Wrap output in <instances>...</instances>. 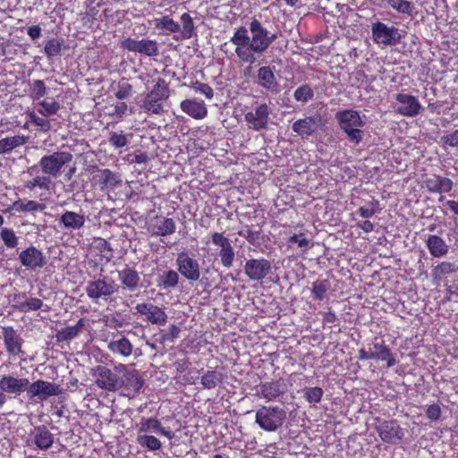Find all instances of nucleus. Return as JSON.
Wrapping results in <instances>:
<instances>
[{
  "mask_svg": "<svg viewBox=\"0 0 458 458\" xmlns=\"http://www.w3.org/2000/svg\"><path fill=\"white\" fill-rule=\"evenodd\" d=\"M92 376L95 378V384L102 390L115 392L120 389L121 382L118 380L119 373L110 369L106 366L98 365L93 369Z\"/></svg>",
  "mask_w": 458,
  "mask_h": 458,
  "instance_id": "obj_7",
  "label": "nucleus"
},
{
  "mask_svg": "<svg viewBox=\"0 0 458 458\" xmlns=\"http://www.w3.org/2000/svg\"><path fill=\"white\" fill-rule=\"evenodd\" d=\"M84 326L85 321L83 318H81L78 320L76 325L68 326L61 329L57 334V337L60 341H70L78 336V335L81 332Z\"/></svg>",
  "mask_w": 458,
  "mask_h": 458,
  "instance_id": "obj_37",
  "label": "nucleus"
},
{
  "mask_svg": "<svg viewBox=\"0 0 458 458\" xmlns=\"http://www.w3.org/2000/svg\"><path fill=\"white\" fill-rule=\"evenodd\" d=\"M180 107L182 112L196 120H201L208 114V109L204 101L196 98L182 100Z\"/></svg>",
  "mask_w": 458,
  "mask_h": 458,
  "instance_id": "obj_26",
  "label": "nucleus"
},
{
  "mask_svg": "<svg viewBox=\"0 0 458 458\" xmlns=\"http://www.w3.org/2000/svg\"><path fill=\"white\" fill-rule=\"evenodd\" d=\"M108 350L114 353L119 354L123 357H129L131 355L133 351V345L124 336H121L117 339H112L107 344Z\"/></svg>",
  "mask_w": 458,
  "mask_h": 458,
  "instance_id": "obj_32",
  "label": "nucleus"
},
{
  "mask_svg": "<svg viewBox=\"0 0 458 458\" xmlns=\"http://www.w3.org/2000/svg\"><path fill=\"white\" fill-rule=\"evenodd\" d=\"M62 44L57 38H51L45 46V54L47 56H55L61 51Z\"/></svg>",
  "mask_w": 458,
  "mask_h": 458,
  "instance_id": "obj_56",
  "label": "nucleus"
},
{
  "mask_svg": "<svg viewBox=\"0 0 458 458\" xmlns=\"http://www.w3.org/2000/svg\"><path fill=\"white\" fill-rule=\"evenodd\" d=\"M0 236L8 249H13L18 245L19 238L13 229L7 227L3 228Z\"/></svg>",
  "mask_w": 458,
  "mask_h": 458,
  "instance_id": "obj_48",
  "label": "nucleus"
},
{
  "mask_svg": "<svg viewBox=\"0 0 458 458\" xmlns=\"http://www.w3.org/2000/svg\"><path fill=\"white\" fill-rule=\"evenodd\" d=\"M426 245L429 253L434 258H442L448 253L449 247L447 243L437 235H429L427 239Z\"/></svg>",
  "mask_w": 458,
  "mask_h": 458,
  "instance_id": "obj_31",
  "label": "nucleus"
},
{
  "mask_svg": "<svg viewBox=\"0 0 458 458\" xmlns=\"http://www.w3.org/2000/svg\"><path fill=\"white\" fill-rule=\"evenodd\" d=\"M220 381V375L217 372L211 370L205 373L201 377V385L207 389L215 388Z\"/></svg>",
  "mask_w": 458,
  "mask_h": 458,
  "instance_id": "obj_49",
  "label": "nucleus"
},
{
  "mask_svg": "<svg viewBox=\"0 0 458 458\" xmlns=\"http://www.w3.org/2000/svg\"><path fill=\"white\" fill-rule=\"evenodd\" d=\"M259 394L267 401H274L282 394V391L277 382H269L259 386Z\"/></svg>",
  "mask_w": 458,
  "mask_h": 458,
  "instance_id": "obj_41",
  "label": "nucleus"
},
{
  "mask_svg": "<svg viewBox=\"0 0 458 458\" xmlns=\"http://www.w3.org/2000/svg\"><path fill=\"white\" fill-rule=\"evenodd\" d=\"M395 99L400 104L397 112L403 116H416L421 109V105L414 96L400 93Z\"/></svg>",
  "mask_w": 458,
  "mask_h": 458,
  "instance_id": "obj_23",
  "label": "nucleus"
},
{
  "mask_svg": "<svg viewBox=\"0 0 458 458\" xmlns=\"http://www.w3.org/2000/svg\"><path fill=\"white\" fill-rule=\"evenodd\" d=\"M130 137H131V135H130ZM108 140L110 144L116 148L125 147L130 141L129 135H125L122 131L111 132Z\"/></svg>",
  "mask_w": 458,
  "mask_h": 458,
  "instance_id": "obj_52",
  "label": "nucleus"
},
{
  "mask_svg": "<svg viewBox=\"0 0 458 458\" xmlns=\"http://www.w3.org/2000/svg\"><path fill=\"white\" fill-rule=\"evenodd\" d=\"M118 288L114 279L104 276L89 281L87 284L85 292L91 301L98 302L100 299L106 301L110 296L117 293Z\"/></svg>",
  "mask_w": 458,
  "mask_h": 458,
  "instance_id": "obj_5",
  "label": "nucleus"
},
{
  "mask_svg": "<svg viewBox=\"0 0 458 458\" xmlns=\"http://www.w3.org/2000/svg\"><path fill=\"white\" fill-rule=\"evenodd\" d=\"M21 264L28 269L36 271L47 264L43 252L34 246H30L19 253Z\"/></svg>",
  "mask_w": 458,
  "mask_h": 458,
  "instance_id": "obj_12",
  "label": "nucleus"
},
{
  "mask_svg": "<svg viewBox=\"0 0 458 458\" xmlns=\"http://www.w3.org/2000/svg\"><path fill=\"white\" fill-rule=\"evenodd\" d=\"M47 88L43 81L35 80L31 84V98L34 102H37L46 95Z\"/></svg>",
  "mask_w": 458,
  "mask_h": 458,
  "instance_id": "obj_51",
  "label": "nucleus"
},
{
  "mask_svg": "<svg viewBox=\"0 0 458 458\" xmlns=\"http://www.w3.org/2000/svg\"><path fill=\"white\" fill-rule=\"evenodd\" d=\"M51 180L47 176H36L31 180L24 182V187L30 191H33L36 188L48 191L50 189Z\"/></svg>",
  "mask_w": 458,
  "mask_h": 458,
  "instance_id": "obj_46",
  "label": "nucleus"
},
{
  "mask_svg": "<svg viewBox=\"0 0 458 458\" xmlns=\"http://www.w3.org/2000/svg\"><path fill=\"white\" fill-rule=\"evenodd\" d=\"M28 140L24 135L5 137L0 140V155L10 154L14 148L23 146Z\"/></svg>",
  "mask_w": 458,
  "mask_h": 458,
  "instance_id": "obj_33",
  "label": "nucleus"
},
{
  "mask_svg": "<svg viewBox=\"0 0 458 458\" xmlns=\"http://www.w3.org/2000/svg\"><path fill=\"white\" fill-rule=\"evenodd\" d=\"M181 21L182 22V38L185 39L191 38L195 30L192 18L189 13H184L181 16Z\"/></svg>",
  "mask_w": 458,
  "mask_h": 458,
  "instance_id": "obj_47",
  "label": "nucleus"
},
{
  "mask_svg": "<svg viewBox=\"0 0 458 458\" xmlns=\"http://www.w3.org/2000/svg\"><path fill=\"white\" fill-rule=\"evenodd\" d=\"M26 391L29 398L37 397L41 401L47 400L50 396L59 395L62 393L58 385L42 379L29 384Z\"/></svg>",
  "mask_w": 458,
  "mask_h": 458,
  "instance_id": "obj_9",
  "label": "nucleus"
},
{
  "mask_svg": "<svg viewBox=\"0 0 458 458\" xmlns=\"http://www.w3.org/2000/svg\"><path fill=\"white\" fill-rule=\"evenodd\" d=\"M170 95L165 81L158 78L152 90L146 96L142 107L145 111L158 114L163 111V104Z\"/></svg>",
  "mask_w": 458,
  "mask_h": 458,
  "instance_id": "obj_4",
  "label": "nucleus"
},
{
  "mask_svg": "<svg viewBox=\"0 0 458 458\" xmlns=\"http://www.w3.org/2000/svg\"><path fill=\"white\" fill-rule=\"evenodd\" d=\"M257 83L270 92L279 91V85L269 66H262L258 70Z\"/></svg>",
  "mask_w": 458,
  "mask_h": 458,
  "instance_id": "obj_27",
  "label": "nucleus"
},
{
  "mask_svg": "<svg viewBox=\"0 0 458 458\" xmlns=\"http://www.w3.org/2000/svg\"><path fill=\"white\" fill-rule=\"evenodd\" d=\"M268 115V106L266 104H261L256 106L253 111L245 114L244 119L250 129L259 131L267 127Z\"/></svg>",
  "mask_w": 458,
  "mask_h": 458,
  "instance_id": "obj_20",
  "label": "nucleus"
},
{
  "mask_svg": "<svg viewBox=\"0 0 458 458\" xmlns=\"http://www.w3.org/2000/svg\"><path fill=\"white\" fill-rule=\"evenodd\" d=\"M122 47L131 52L143 54L147 56H155L158 54L157 43L151 39H132L126 38L122 42Z\"/></svg>",
  "mask_w": 458,
  "mask_h": 458,
  "instance_id": "obj_14",
  "label": "nucleus"
},
{
  "mask_svg": "<svg viewBox=\"0 0 458 458\" xmlns=\"http://www.w3.org/2000/svg\"><path fill=\"white\" fill-rule=\"evenodd\" d=\"M115 371L119 373L120 388L124 387L137 392L142 386V379L137 370L130 369L126 365L120 363L115 366Z\"/></svg>",
  "mask_w": 458,
  "mask_h": 458,
  "instance_id": "obj_13",
  "label": "nucleus"
},
{
  "mask_svg": "<svg viewBox=\"0 0 458 458\" xmlns=\"http://www.w3.org/2000/svg\"><path fill=\"white\" fill-rule=\"evenodd\" d=\"M15 306L21 312H30L41 309L43 301L38 298H27L24 301H17Z\"/></svg>",
  "mask_w": 458,
  "mask_h": 458,
  "instance_id": "obj_44",
  "label": "nucleus"
},
{
  "mask_svg": "<svg viewBox=\"0 0 458 458\" xmlns=\"http://www.w3.org/2000/svg\"><path fill=\"white\" fill-rule=\"evenodd\" d=\"M138 434L162 435L169 440L173 439L174 433L164 428L161 422L154 418H141L137 425Z\"/></svg>",
  "mask_w": 458,
  "mask_h": 458,
  "instance_id": "obj_21",
  "label": "nucleus"
},
{
  "mask_svg": "<svg viewBox=\"0 0 458 458\" xmlns=\"http://www.w3.org/2000/svg\"><path fill=\"white\" fill-rule=\"evenodd\" d=\"M249 31L250 35L244 26L236 28L230 41L235 47L237 57L242 63L251 64L256 62L255 55L266 52L278 36L276 32L269 31L255 18L250 22Z\"/></svg>",
  "mask_w": 458,
  "mask_h": 458,
  "instance_id": "obj_1",
  "label": "nucleus"
},
{
  "mask_svg": "<svg viewBox=\"0 0 458 458\" xmlns=\"http://www.w3.org/2000/svg\"><path fill=\"white\" fill-rule=\"evenodd\" d=\"M32 443L41 451L49 449L54 444V434L46 426L35 427L30 434Z\"/></svg>",
  "mask_w": 458,
  "mask_h": 458,
  "instance_id": "obj_25",
  "label": "nucleus"
},
{
  "mask_svg": "<svg viewBox=\"0 0 458 458\" xmlns=\"http://www.w3.org/2000/svg\"><path fill=\"white\" fill-rule=\"evenodd\" d=\"M381 440L387 444L394 445L398 443L404 436L403 429L397 421H383L377 427Z\"/></svg>",
  "mask_w": 458,
  "mask_h": 458,
  "instance_id": "obj_15",
  "label": "nucleus"
},
{
  "mask_svg": "<svg viewBox=\"0 0 458 458\" xmlns=\"http://www.w3.org/2000/svg\"><path fill=\"white\" fill-rule=\"evenodd\" d=\"M36 103L37 112L44 117H50L60 110V104L52 98L40 99Z\"/></svg>",
  "mask_w": 458,
  "mask_h": 458,
  "instance_id": "obj_35",
  "label": "nucleus"
},
{
  "mask_svg": "<svg viewBox=\"0 0 458 458\" xmlns=\"http://www.w3.org/2000/svg\"><path fill=\"white\" fill-rule=\"evenodd\" d=\"M323 395V390L320 387H309L305 389L304 396L309 403L320 402Z\"/></svg>",
  "mask_w": 458,
  "mask_h": 458,
  "instance_id": "obj_55",
  "label": "nucleus"
},
{
  "mask_svg": "<svg viewBox=\"0 0 458 458\" xmlns=\"http://www.w3.org/2000/svg\"><path fill=\"white\" fill-rule=\"evenodd\" d=\"M118 278L123 289L130 292L137 290L140 281L138 272L128 267L118 272Z\"/></svg>",
  "mask_w": 458,
  "mask_h": 458,
  "instance_id": "obj_30",
  "label": "nucleus"
},
{
  "mask_svg": "<svg viewBox=\"0 0 458 458\" xmlns=\"http://www.w3.org/2000/svg\"><path fill=\"white\" fill-rule=\"evenodd\" d=\"M132 87L131 85L124 79L121 80L117 86V91L115 92V97L118 99L127 98L131 95Z\"/></svg>",
  "mask_w": 458,
  "mask_h": 458,
  "instance_id": "obj_53",
  "label": "nucleus"
},
{
  "mask_svg": "<svg viewBox=\"0 0 458 458\" xmlns=\"http://www.w3.org/2000/svg\"><path fill=\"white\" fill-rule=\"evenodd\" d=\"M155 27L157 29L165 30L169 33H175L180 30V25L169 16L155 19Z\"/></svg>",
  "mask_w": 458,
  "mask_h": 458,
  "instance_id": "obj_45",
  "label": "nucleus"
},
{
  "mask_svg": "<svg viewBox=\"0 0 458 458\" xmlns=\"http://www.w3.org/2000/svg\"><path fill=\"white\" fill-rule=\"evenodd\" d=\"M127 105L126 103L124 102H120V103H117L114 106V110L112 113H110V115L114 116H117L118 118H121L124 114L125 112L127 111Z\"/></svg>",
  "mask_w": 458,
  "mask_h": 458,
  "instance_id": "obj_63",
  "label": "nucleus"
},
{
  "mask_svg": "<svg viewBox=\"0 0 458 458\" xmlns=\"http://www.w3.org/2000/svg\"><path fill=\"white\" fill-rule=\"evenodd\" d=\"M340 129L346 134L348 140L358 145L361 142L364 133L361 130L365 125V121L360 113L353 109L339 111L335 114Z\"/></svg>",
  "mask_w": 458,
  "mask_h": 458,
  "instance_id": "obj_2",
  "label": "nucleus"
},
{
  "mask_svg": "<svg viewBox=\"0 0 458 458\" xmlns=\"http://www.w3.org/2000/svg\"><path fill=\"white\" fill-rule=\"evenodd\" d=\"M443 143L449 145L450 147H458V130L453 133L443 136L441 138Z\"/></svg>",
  "mask_w": 458,
  "mask_h": 458,
  "instance_id": "obj_61",
  "label": "nucleus"
},
{
  "mask_svg": "<svg viewBox=\"0 0 458 458\" xmlns=\"http://www.w3.org/2000/svg\"><path fill=\"white\" fill-rule=\"evenodd\" d=\"M178 274L174 270H169L165 272L162 276V285L163 288H173L175 287L178 284Z\"/></svg>",
  "mask_w": 458,
  "mask_h": 458,
  "instance_id": "obj_54",
  "label": "nucleus"
},
{
  "mask_svg": "<svg viewBox=\"0 0 458 458\" xmlns=\"http://www.w3.org/2000/svg\"><path fill=\"white\" fill-rule=\"evenodd\" d=\"M137 443L148 451L155 452L162 447L161 441L155 435L137 434Z\"/></svg>",
  "mask_w": 458,
  "mask_h": 458,
  "instance_id": "obj_38",
  "label": "nucleus"
},
{
  "mask_svg": "<svg viewBox=\"0 0 458 458\" xmlns=\"http://www.w3.org/2000/svg\"><path fill=\"white\" fill-rule=\"evenodd\" d=\"M371 33L373 41L376 44L384 47L394 46L400 39V35L396 27L387 26L386 23L381 21L372 23Z\"/></svg>",
  "mask_w": 458,
  "mask_h": 458,
  "instance_id": "obj_8",
  "label": "nucleus"
},
{
  "mask_svg": "<svg viewBox=\"0 0 458 458\" xmlns=\"http://www.w3.org/2000/svg\"><path fill=\"white\" fill-rule=\"evenodd\" d=\"M313 96V89L307 84L296 89L293 94L294 99L298 102H308Z\"/></svg>",
  "mask_w": 458,
  "mask_h": 458,
  "instance_id": "obj_50",
  "label": "nucleus"
},
{
  "mask_svg": "<svg viewBox=\"0 0 458 458\" xmlns=\"http://www.w3.org/2000/svg\"><path fill=\"white\" fill-rule=\"evenodd\" d=\"M34 125L38 127L41 131L47 132L49 131L52 128L51 120L47 119L46 117L39 116L36 119Z\"/></svg>",
  "mask_w": 458,
  "mask_h": 458,
  "instance_id": "obj_60",
  "label": "nucleus"
},
{
  "mask_svg": "<svg viewBox=\"0 0 458 458\" xmlns=\"http://www.w3.org/2000/svg\"><path fill=\"white\" fill-rule=\"evenodd\" d=\"M286 420V411L279 406H262L256 411L255 422L267 432L280 428Z\"/></svg>",
  "mask_w": 458,
  "mask_h": 458,
  "instance_id": "obj_3",
  "label": "nucleus"
},
{
  "mask_svg": "<svg viewBox=\"0 0 458 458\" xmlns=\"http://www.w3.org/2000/svg\"><path fill=\"white\" fill-rule=\"evenodd\" d=\"M178 271L186 279L191 281H197L200 276L199 262L189 257L187 253L181 252L176 259Z\"/></svg>",
  "mask_w": 458,
  "mask_h": 458,
  "instance_id": "obj_16",
  "label": "nucleus"
},
{
  "mask_svg": "<svg viewBox=\"0 0 458 458\" xmlns=\"http://www.w3.org/2000/svg\"><path fill=\"white\" fill-rule=\"evenodd\" d=\"M371 352L373 354V360H385L387 362V367H393L395 364L390 350L382 343L375 342L372 344Z\"/></svg>",
  "mask_w": 458,
  "mask_h": 458,
  "instance_id": "obj_34",
  "label": "nucleus"
},
{
  "mask_svg": "<svg viewBox=\"0 0 458 458\" xmlns=\"http://www.w3.org/2000/svg\"><path fill=\"white\" fill-rule=\"evenodd\" d=\"M58 225L63 230L72 233L82 229L86 223L85 215L82 212L64 210L57 219Z\"/></svg>",
  "mask_w": 458,
  "mask_h": 458,
  "instance_id": "obj_17",
  "label": "nucleus"
},
{
  "mask_svg": "<svg viewBox=\"0 0 458 458\" xmlns=\"http://www.w3.org/2000/svg\"><path fill=\"white\" fill-rule=\"evenodd\" d=\"M46 208L45 204L34 200L18 199L13 203L11 209L15 212H36L43 211Z\"/></svg>",
  "mask_w": 458,
  "mask_h": 458,
  "instance_id": "obj_36",
  "label": "nucleus"
},
{
  "mask_svg": "<svg viewBox=\"0 0 458 458\" xmlns=\"http://www.w3.org/2000/svg\"><path fill=\"white\" fill-rule=\"evenodd\" d=\"M146 228L152 236H167L175 232L176 224L173 218L156 215L147 221Z\"/></svg>",
  "mask_w": 458,
  "mask_h": 458,
  "instance_id": "obj_10",
  "label": "nucleus"
},
{
  "mask_svg": "<svg viewBox=\"0 0 458 458\" xmlns=\"http://www.w3.org/2000/svg\"><path fill=\"white\" fill-rule=\"evenodd\" d=\"M318 125V119L317 117L307 116L294 122L293 131L301 137L310 136L317 131Z\"/></svg>",
  "mask_w": 458,
  "mask_h": 458,
  "instance_id": "obj_29",
  "label": "nucleus"
},
{
  "mask_svg": "<svg viewBox=\"0 0 458 458\" xmlns=\"http://www.w3.org/2000/svg\"><path fill=\"white\" fill-rule=\"evenodd\" d=\"M426 414L428 419L436 420L440 417V407L437 404H432L427 409Z\"/></svg>",
  "mask_w": 458,
  "mask_h": 458,
  "instance_id": "obj_62",
  "label": "nucleus"
},
{
  "mask_svg": "<svg viewBox=\"0 0 458 458\" xmlns=\"http://www.w3.org/2000/svg\"><path fill=\"white\" fill-rule=\"evenodd\" d=\"M424 185L431 192L446 193L453 188V181L447 177L433 174L424 181Z\"/></svg>",
  "mask_w": 458,
  "mask_h": 458,
  "instance_id": "obj_28",
  "label": "nucleus"
},
{
  "mask_svg": "<svg viewBox=\"0 0 458 458\" xmlns=\"http://www.w3.org/2000/svg\"><path fill=\"white\" fill-rule=\"evenodd\" d=\"M191 88L195 92L204 95L208 99H211L214 96L213 89L208 84L196 81Z\"/></svg>",
  "mask_w": 458,
  "mask_h": 458,
  "instance_id": "obj_57",
  "label": "nucleus"
},
{
  "mask_svg": "<svg viewBox=\"0 0 458 458\" xmlns=\"http://www.w3.org/2000/svg\"><path fill=\"white\" fill-rule=\"evenodd\" d=\"M456 270V266L451 262H442L437 266L433 272L436 276H442Z\"/></svg>",
  "mask_w": 458,
  "mask_h": 458,
  "instance_id": "obj_58",
  "label": "nucleus"
},
{
  "mask_svg": "<svg viewBox=\"0 0 458 458\" xmlns=\"http://www.w3.org/2000/svg\"><path fill=\"white\" fill-rule=\"evenodd\" d=\"M29 384V379L25 377L4 375L0 378V388L4 394H21L26 391Z\"/></svg>",
  "mask_w": 458,
  "mask_h": 458,
  "instance_id": "obj_24",
  "label": "nucleus"
},
{
  "mask_svg": "<svg viewBox=\"0 0 458 458\" xmlns=\"http://www.w3.org/2000/svg\"><path fill=\"white\" fill-rule=\"evenodd\" d=\"M27 33L31 39H38L41 36V28L38 25L30 26L28 28Z\"/></svg>",
  "mask_w": 458,
  "mask_h": 458,
  "instance_id": "obj_64",
  "label": "nucleus"
},
{
  "mask_svg": "<svg viewBox=\"0 0 458 458\" xmlns=\"http://www.w3.org/2000/svg\"><path fill=\"white\" fill-rule=\"evenodd\" d=\"M135 310L144 317V320L147 322L158 326L166 323L167 315L165 310L153 303H139Z\"/></svg>",
  "mask_w": 458,
  "mask_h": 458,
  "instance_id": "obj_18",
  "label": "nucleus"
},
{
  "mask_svg": "<svg viewBox=\"0 0 458 458\" xmlns=\"http://www.w3.org/2000/svg\"><path fill=\"white\" fill-rule=\"evenodd\" d=\"M3 340L7 352L12 356L23 354L21 349L23 340L12 327H4L2 329Z\"/></svg>",
  "mask_w": 458,
  "mask_h": 458,
  "instance_id": "obj_22",
  "label": "nucleus"
},
{
  "mask_svg": "<svg viewBox=\"0 0 458 458\" xmlns=\"http://www.w3.org/2000/svg\"><path fill=\"white\" fill-rule=\"evenodd\" d=\"M288 242L297 244L302 254H305L313 247L311 240L308 239L306 234L303 233L293 234L289 237Z\"/></svg>",
  "mask_w": 458,
  "mask_h": 458,
  "instance_id": "obj_42",
  "label": "nucleus"
},
{
  "mask_svg": "<svg viewBox=\"0 0 458 458\" xmlns=\"http://www.w3.org/2000/svg\"><path fill=\"white\" fill-rule=\"evenodd\" d=\"M94 179L101 186L102 189L111 188L118 183L117 176L109 169L98 171Z\"/></svg>",
  "mask_w": 458,
  "mask_h": 458,
  "instance_id": "obj_39",
  "label": "nucleus"
},
{
  "mask_svg": "<svg viewBox=\"0 0 458 458\" xmlns=\"http://www.w3.org/2000/svg\"><path fill=\"white\" fill-rule=\"evenodd\" d=\"M271 270V264L265 259H249L244 266L245 275L252 281H260L265 278Z\"/></svg>",
  "mask_w": 458,
  "mask_h": 458,
  "instance_id": "obj_19",
  "label": "nucleus"
},
{
  "mask_svg": "<svg viewBox=\"0 0 458 458\" xmlns=\"http://www.w3.org/2000/svg\"><path fill=\"white\" fill-rule=\"evenodd\" d=\"M212 242L219 248V257L221 264L226 268L233 266L235 252L230 242V240L223 233H214L211 234Z\"/></svg>",
  "mask_w": 458,
  "mask_h": 458,
  "instance_id": "obj_11",
  "label": "nucleus"
},
{
  "mask_svg": "<svg viewBox=\"0 0 458 458\" xmlns=\"http://www.w3.org/2000/svg\"><path fill=\"white\" fill-rule=\"evenodd\" d=\"M72 159V155L69 152L58 151L51 155L44 156L39 161V165L42 172L46 174L57 177L63 166L70 163Z\"/></svg>",
  "mask_w": 458,
  "mask_h": 458,
  "instance_id": "obj_6",
  "label": "nucleus"
},
{
  "mask_svg": "<svg viewBox=\"0 0 458 458\" xmlns=\"http://www.w3.org/2000/svg\"><path fill=\"white\" fill-rule=\"evenodd\" d=\"M387 5L398 13L412 16L415 13V5L407 0H386Z\"/></svg>",
  "mask_w": 458,
  "mask_h": 458,
  "instance_id": "obj_40",
  "label": "nucleus"
},
{
  "mask_svg": "<svg viewBox=\"0 0 458 458\" xmlns=\"http://www.w3.org/2000/svg\"><path fill=\"white\" fill-rule=\"evenodd\" d=\"M180 331L181 330L179 327H177L176 325H171L168 327V330L162 335V342L174 343V340L179 337Z\"/></svg>",
  "mask_w": 458,
  "mask_h": 458,
  "instance_id": "obj_59",
  "label": "nucleus"
},
{
  "mask_svg": "<svg viewBox=\"0 0 458 458\" xmlns=\"http://www.w3.org/2000/svg\"><path fill=\"white\" fill-rule=\"evenodd\" d=\"M330 288V284L327 280H317L312 284L311 293L313 299L316 301H322L325 299L327 292Z\"/></svg>",
  "mask_w": 458,
  "mask_h": 458,
  "instance_id": "obj_43",
  "label": "nucleus"
}]
</instances>
